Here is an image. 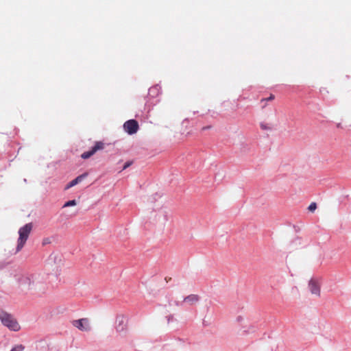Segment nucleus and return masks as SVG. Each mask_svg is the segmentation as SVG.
<instances>
[{
    "label": "nucleus",
    "instance_id": "2",
    "mask_svg": "<svg viewBox=\"0 0 351 351\" xmlns=\"http://www.w3.org/2000/svg\"><path fill=\"white\" fill-rule=\"evenodd\" d=\"M33 225L32 223H29L21 227L19 230V237L18 239V244L16 247V251L19 252L24 246L26 241L27 240L29 234L32 232Z\"/></svg>",
    "mask_w": 351,
    "mask_h": 351
},
{
    "label": "nucleus",
    "instance_id": "10",
    "mask_svg": "<svg viewBox=\"0 0 351 351\" xmlns=\"http://www.w3.org/2000/svg\"><path fill=\"white\" fill-rule=\"evenodd\" d=\"M88 173H84L79 176H77L76 178H75L74 180H73L72 181H71L66 186V189H68L71 187H73L75 185H76L77 184L80 183V182H82L84 178H85L86 176H87Z\"/></svg>",
    "mask_w": 351,
    "mask_h": 351
},
{
    "label": "nucleus",
    "instance_id": "1",
    "mask_svg": "<svg viewBox=\"0 0 351 351\" xmlns=\"http://www.w3.org/2000/svg\"><path fill=\"white\" fill-rule=\"evenodd\" d=\"M20 285L28 289L41 291L45 289L44 278L39 274H27L22 275L18 279Z\"/></svg>",
    "mask_w": 351,
    "mask_h": 351
},
{
    "label": "nucleus",
    "instance_id": "16",
    "mask_svg": "<svg viewBox=\"0 0 351 351\" xmlns=\"http://www.w3.org/2000/svg\"><path fill=\"white\" fill-rule=\"evenodd\" d=\"M47 243H50V240L49 238H46L43 240V245H45V244H47Z\"/></svg>",
    "mask_w": 351,
    "mask_h": 351
},
{
    "label": "nucleus",
    "instance_id": "5",
    "mask_svg": "<svg viewBox=\"0 0 351 351\" xmlns=\"http://www.w3.org/2000/svg\"><path fill=\"white\" fill-rule=\"evenodd\" d=\"M125 130L129 134H133L136 133L138 130V123L134 119H130L127 121L123 125Z\"/></svg>",
    "mask_w": 351,
    "mask_h": 351
},
{
    "label": "nucleus",
    "instance_id": "17",
    "mask_svg": "<svg viewBox=\"0 0 351 351\" xmlns=\"http://www.w3.org/2000/svg\"><path fill=\"white\" fill-rule=\"evenodd\" d=\"M173 318V316L172 315H169L168 317V320L169 321V319H171Z\"/></svg>",
    "mask_w": 351,
    "mask_h": 351
},
{
    "label": "nucleus",
    "instance_id": "3",
    "mask_svg": "<svg viewBox=\"0 0 351 351\" xmlns=\"http://www.w3.org/2000/svg\"><path fill=\"white\" fill-rule=\"evenodd\" d=\"M0 319L2 324L10 330L14 331H18L20 330L19 323L12 315L5 312H2L0 313Z\"/></svg>",
    "mask_w": 351,
    "mask_h": 351
},
{
    "label": "nucleus",
    "instance_id": "15",
    "mask_svg": "<svg viewBox=\"0 0 351 351\" xmlns=\"http://www.w3.org/2000/svg\"><path fill=\"white\" fill-rule=\"evenodd\" d=\"M132 165V162H127L123 167V170H125V169H127L128 167H129L130 165Z\"/></svg>",
    "mask_w": 351,
    "mask_h": 351
},
{
    "label": "nucleus",
    "instance_id": "13",
    "mask_svg": "<svg viewBox=\"0 0 351 351\" xmlns=\"http://www.w3.org/2000/svg\"><path fill=\"white\" fill-rule=\"evenodd\" d=\"M317 208V204L315 202H312L308 207V210L311 212H314Z\"/></svg>",
    "mask_w": 351,
    "mask_h": 351
},
{
    "label": "nucleus",
    "instance_id": "8",
    "mask_svg": "<svg viewBox=\"0 0 351 351\" xmlns=\"http://www.w3.org/2000/svg\"><path fill=\"white\" fill-rule=\"evenodd\" d=\"M308 287L312 294L320 295V283L316 279H311L308 283Z\"/></svg>",
    "mask_w": 351,
    "mask_h": 351
},
{
    "label": "nucleus",
    "instance_id": "12",
    "mask_svg": "<svg viewBox=\"0 0 351 351\" xmlns=\"http://www.w3.org/2000/svg\"><path fill=\"white\" fill-rule=\"evenodd\" d=\"M76 201L75 199L73 200H70V201H68L66 202L63 207H69V206H75L76 205Z\"/></svg>",
    "mask_w": 351,
    "mask_h": 351
},
{
    "label": "nucleus",
    "instance_id": "11",
    "mask_svg": "<svg viewBox=\"0 0 351 351\" xmlns=\"http://www.w3.org/2000/svg\"><path fill=\"white\" fill-rule=\"evenodd\" d=\"M275 99V96L273 94H271L270 96L268 97V98H263L261 100V103H264V105L263 106V108H265V106L267 105L266 102L268 101H272Z\"/></svg>",
    "mask_w": 351,
    "mask_h": 351
},
{
    "label": "nucleus",
    "instance_id": "4",
    "mask_svg": "<svg viewBox=\"0 0 351 351\" xmlns=\"http://www.w3.org/2000/svg\"><path fill=\"white\" fill-rule=\"evenodd\" d=\"M73 326L76 327L81 331H89L91 329L88 319L82 318L80 319L73 320L72 322Z\"/></svg>",
    "mask_w": 351,
    "mask_h": 351
},
{
    "label": "nucleus",
    "instance_id": "6",
    "mask_svg": "<svg viewBox=\"0 0 351 351\" xmlns=\"http://www.w3.org/2000/svg\"><path fill=\"white\" fill-rule=\"evenodd\" d=\"M104 147V144L102 142H96L94 147H92L91 150L84 152L81 157L83 159H87L89 158L90 156H92L98 150H101Z\"/></svg>",
    "mask_w": 351,
    "mask_h": 351
},
{
    "label": "nucleus",
    "instance_id": "9",
    "mask_svg": "<svg viewBox=\"0 0 351 351\" xmlns=\"http://www.w3.org/2000/svg\"><path fill=\"white\" fill-rule=\"evenodd\" d=\"M199 300V297L196 294H191L184 298V302L190 305L195 304Z\"/></svg>",
    "mask_w": 351,
    "mask_h": 351
},
{
    "label": "nucleus",
    "instance_id": "7",
    "mask_svg": "<svg viewBox=\"0 0 351 351\" xmlns=\"http://www.w3.org/2000/svg\"><path fill=\"white\" fill-rule=\"evenodd\" d=\"M104 147V144L102 142H96L94 147H92L91 150L84 152L81 157L83 159H87L89 158L90 156H92L98 150H101Z\"/></svg>",
    "mask_w": 351,
    "mask_h": 351
},
{
    "label": "nucleus",
    "instance_id": "14",
    "mask_svg": "<svg viewBox=\"0 0 351 351\" xmlns=\"http://www.w3.org/2000/svg\"><path fill=\"white\" fill-rule=\"evenodd\" d=\"M24 348H25L23 345H17L14 346L10 351H23Z\"/></svg>",
    "mask_w": 351,
    "mask_h": 351
}]
</instances>
